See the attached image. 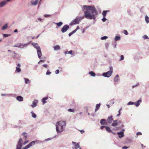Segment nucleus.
<instances>
[{"label": "nucleus", "mask_w": 149, "mask_h": 149, "mask_svg": "<svg viewBox=\"0 0 149 149\" xmlns=\"http://www.w3.org/2000/svg\"><path fill=\"white\" fill-rule=\"evenodd\" d=\"M28 141H26L24 142V143H22V144H23V145H25L28 142Z\"/></svg>", "instance_id": "57"}, {"label": "nucleus", "mask_w": 149, "mask_h": 149, "mask_svg": "<svg viewBox=\"0 0 149 149\" xmlns=\"http://www.w3.org/2000/svg\"><path fill=\"white\" fill-rule=\"evenodd\" d=\"M8 26V24H6L4 25H3L2 28V30H4L6 29V28Z\"/></svg>", "instance_id": "31"}, {"label": "nucleus", "mask_w": 149, "mask_h": 149, "mask_svg": "<svg viewBox=\"0 0 149 149\" xmlns=\"http://www.w3.org/2000/svg\"><path fill=\"white\" fill-rule=\"evenodd\" d=\"M22 135L24 137L25 140L26 139L28 136V134L27 133L25 132H23L22 133Z\"/></svg>", "instance_id": "23"}, {"label": "nucleus", "mask_w": 149, "mask_h": 149, "mask_svg": "<svg viewBox=\"0 0 149 149\" xmlns=\"http://www.w3.org/2000/svg\"><path fill=\"white\" fill-rule=\"evenodd\" d=\"M72 50H70L69 51H65V54H72Z\"/></svg>", "instance_id": "34"}, {"label": "nucleus", "mask_w": 149, "mask_h": 149, "mask_svg": "<svg viewBox=\"0 0 149 149\" xmlns=\"http://www.w3.org/2000/svg\"><path fill=\"white\" fill-rule=\"evenodd\" d=\"M117 134L118 135L119 137L120 138H121L124 136V134L123 132H118Z\"/></svg>", "instance_id": "18"}, {"label": "nucleus", "mask_w": 149, "mask_h": 149, "mask_svg": "<svg viewBox=\"0 0 149 149\" xmlns=\"http://www.w3.org/2000/svg\"><path fill=\"white\" fill-rule=\"evenodd\" d=\"M123 33L126 35H127L128 34L127 31L126 30H124L123 31Z\"/></svg>", "instance_id": "46"}, {"label": "nucleus", "mask_w": 149, "mask_h": 149, "mask_svg": "<svg viewBox=\"0 0 149 149\" xmlns=\"http://www.w3.org/2000/svg\"><path fill=\"white\" fill-rule=\"evenodd\" d=\"M31 114L32 117L34 118H35L36 117V114L33 112V111H31Z\"/></svg>", "instance_id": "28"}, {"label": "nucleus", "mask_w": 149, "mask_h": 149, "mask_svg": "<svg viewBox=\"0 0 149 149\" xmlns=\"http://www.w3.org/2000/svg\"><path fill=\"white\" fill-rule=\"evenodd\" d=\"M105 45L106 48L108 49L109 46V44L108 43H106L105 44Z\"/></svg>", "instance_id": "44"}, {"label": "nucleus", "mask_w": 149, "mask_h": 149, "mask_svg": "<svg viewBox=\"0 0 149 149\" xmlns=\"http://www.w3.org/2000/svg\"><path fill=\"white\" fill-rule=\"evenodd\" d=\"M38 1L39 0H33L31 1V3L32 5L36 6L38 4Z\"/></svg>", "instance_id": "14"}, {"label": "nucleus", "mask_w": 149, "mask_h": 149, "mask_svg": "<svg viewBox=\"0 0 149 149\" xmlns=\"http://www.w3.org/2000/svg\"><path fill=\"white\" fill-rule=\"evenodd\" d=\"M51 16V15H48V14H45L44 15V16L45 17H50Z\"/></svg>", "instance_id": "47"}, {"label": "nucleus", "mask_w": 149, "mask_h": 149, "mask_svg": "<svg viewBox=\"0 0 149 149\" xmlns=\"http://www.w3.org/2000/svg\"><path fill=\"white\" fill-rule=\"evenodd\" d=\"M143 38L145 39H149L148 37L146 35H144L143 36Z\"/></svg>", "instance_id": "40"}, {"label": "nucleus", "mask_w": 149, "mask_h": 149, "mask_svg": "<svg viewBox=\"0 0 149 149\" xmlns=\"http://www.w3.org/2000/svg\"><path fill=\"white\" fill-rule=\"evenodd\" d=\"M82 9L84 13V16L75 18L70 24L72 25L79 24V22L84 18V17L87 19H95L98 12L94 6L84 5Z\"/></svg>", "instance_id": "1"}, {"label": "nucleus", "mask_w": 149, "mask_h": 149, "mask_svg": "<svg viewBox=\"0 0 149 149\" xmlns=\"http://www.w3.org/2000/svg\"><path fill=\"white\" fill-rule=\"evenodd\" d=\"M105 129L108 132H112V131L111 130V129L109 127L107 126H106V127H105Z\"/></svg>", "instance_id": "32"}, {"label": "nucleus", "mask_w": 149, "mask_h": 149, "mask_svg": "<svg viewBox=\"0 0 149 149\" xmlns=\"http://www.w3.org/2000/svg\"><path fill=\"white\" fill-rule=\"evenodd\" d=\"M134 104V102H131V101H130L129 102H128L127 103V105H133Z\"/></svg>", "instance_id": "38"}, {"label": "nucleus", "mask_w": 149, "mask_h": 149, "mask_svg": "<svg viewBox=\"0 0 149 149\" xmlns=\"http://www.w3.org/2000/svg\"><path fill=\"white\" fill-rule=\"evenodd\" d=\"M17 32V29H15V30L14 31V33H16V32Z\"/></svg>", "instance_id": "63"}, {"label": "nucleus", "mask_w": 149, "mask_h": 149, "mask_svg": "<svg viewBox=\"0 0 149 149\" xmlns=\"http://www.w3.org/2000/svg\"><path fill=\"white\" fill-rule=\"evenodd\" d=\"M21 66V65L20 63H18L17 66L16 67V71L17 72H21V69L20 67Z\"/></svg>", "instance_id": "13"}, {"label": "nucleus", "mask_w": 149, "mask_h": 149, "mask_svg": "<svg viewBox=\"0 0 149 149\" xmlns=\"http://www.w3.org/2000/svg\"><path fill=\"white\" fill-rule=\"evenodd\" d=\"M145 21L147 23L149 22V17L147 15L145 16Z\"/></svg>", "instance_id": "33"}, {"label": "nucleus", "mask_w": 149, "mask_h": 149, "mask_svg": "<svg viewBox=\"0 0 149 149\" xmlns=\"http://www.w3.org/2000/svg\"><path fill=\"white\" fill-rule=\"evenodd\" d=\"M116 42L112 44V46L114 47V48H116Z\"/></svg>", "instance_id": "45"}, {"label": "nucleus", "mask_w": 149, "mask_h": 149, "mask_svg": "<svg viewBox=\"0 0 149 149\" xmlns=\"http://www.w3.org/2000/svg\"><path fill=\"white\" fill-rule=\"evenodd\" d=\"M38 20L39 21L41 22L42 21V19L40 18H38Z\"/></svg>", "instance_id": "60"}, {"label": "nucleus", "mask_w": 149, "mask_h": 149, "mask_svg": "<svg viewBox=\"0 0 149 149\" xmlns=\"http://www.w3.org/2000/svg\"><path fill=\"white\" fill-rule=\"evenodd\" d=\"M100 106V103L97 104L96 106V108L95 110V112H96L99 109Z\"/></svg>", "instance_id": "29"}, {"label": "nucleus", "mask_w": 149, "mask_h": 149, "mask_svg": "<svg viewBox=\"0 0 149 149\" xmlns=\"http://www.w3.org/2000/svg\"><path fill=\"white\" fill-rule=\"evenodd\" d=\"M85 29H83L81 31L82 33H84L85 32Z\"/></svg>", "instance_id": "62"}, {"label": "nucleus", "mask_w": 149, "mask_h": 149, "mask_svg": "<svg viewBox=\"0 0 149 149\" xmlns=\"http://www.w3.org/2000/svg\"><path fill=\"white\" fill-rule=\"evenodd\" d=\"M3 37H5V38L7 37H8V36H10V35L9 34H3Z\"/></svg>", "instance_id": "42"}, {"label": "nucleus", "mask_w": 149, "mask_h": 149, "mask_svg": "<svg viewBox=\"0 0 149 149\" xmlns=\"http://www.w3.org/2000/svg\"><path fill=\"white\" fill-rule=\"evenodd\" d=\"M107 20H108L105 17H103V18L102 19V20L103 22H104Z\"/></svg>", "instance_id": "39"}, {"label": "nucleus", "mask_w": 149, "mask_h": 149, "mask_svg": "<svg viewBox=\"0 0 149 149\" xmlns=\"http://www.w3.org/2000/svg\"><path fill=\"white\" fill-rule=\"evenodd\" d=\"M59 72V71L58 70H57L55 71V73L56 74H58Z\"/></svg>", "instance_id": "50"}, {"label": "nucleus", "mask_w": 149, "mask_h": 149, "mask_svg": "<svg viewBox=\"0 0 149 149\" xmlns=\"http://www.w3.org/2000/svg\"><path fill=\"white\" fill-rule=\"evenodd\" d=\"M6 1H3L0 2V7H2L4 6L7 3Z\"/></svg>", "instance_id": "15"}, {"label": "nucleus", "mask_w": 149, "mask_h": 149, "mask_svg": "<svg viewBox=\"0 0 149 149\" xmlns=\"http://www.w3.org/2000/svg\"><path fill=\"white\" fill-rule=\"evenodd\" d=\"M129 148V147H127L126 146H124L122 147L123 149H127Z\"/></svg>", "instance_id": "51"}, {"label": "nucleus", "mask_w": 149, "mask_h": 149, "mask_svg": "<svg viewBox=\"0 0 149 149\" xmlns=\"http://www.w3.org/2000/svg\"><path fill=\"white\" fill-rule=\"evenodd\" d=\"M53 47L54 49V50L55 51L60 50V46L58 45L54 46Z\"/></svg>", "instance_id": "21"}, {"label": "nucleus", "mask_w": 149, "mask_h": 149, "mask_svg": "<svg viewBox=\"0 0 149 149\" xmlns=\"http://www.w3.org/2000/svg\"><path fill=\"white\" fill-rule=\"evenodd\" d=\"M139 85V83H137L136 85H134L132 86L133 88H134L136 86H138Z\"/></svg>", "instance_id": "49"}, {"label": "nucleus", "mask_w": 149, "mask_h": 149, "mask_svg": "<svg viewBox=\"0 0 149 149\" xmlns=\"http://www.w3.org/2000/svg\"><path fill=\"white\" fill-rule=\"evenodd\" d=\"M108 37L106 36H104L102 37L100 39L102 40H106L108 38Z\"/></svg>", "instance_id": "35"}, {"label": "nucleus", "mask_w": 149, "mask_h": 149, "mask_svg": "<svg viewBox=\"0 0 149 149\" xmlns=\"http://www.w3.org/2000/svg\"><path fill=\"white\" fill-rule=\"evenodd\" d=\"M72 143L74 145L75 147L74 148H72L73 149H78V148H79V149H81V148L79 146V143H77L76 142L72 141Z\"/></svg>", "instance_id": "8"}, {"label": "nucleus", "mask_w": 149, "mask_h": 149, "mask_svg": "<svg viewBox=\"0 0 149 149\" xmlns=\"http://www.w3.org/2000/svg\"><path fill=\"white\" fill-rule=\"evenodd\" d=\"M117 121V120H115L114 121L113 123H112L111 125L113 126H116L118 124Z\"/></svg>", "instance_id": "26"}, {"label": "nucleus", "mask_w": 149, "mask_h": 149, "mask_svg": "<svg viewBox=\"0 0 149 149\" xmlns=\"http://www.w3.org/2000/svg\"><path fill=\"white\" fill-rule=\"evenodd\" d=\"M141 146L142 148H144L145 147V146H144L142 144H141Z\"/></svg>", "instance_id": "61"}, {"label": "nucleus", "mask_w": 149, "mask_h": 149, "mask_svg": "<svg viewBox=\"0 0 149 149\" xmlns=\"http://www.w3.org/2000/svg\"><path fill=\"white\" fill-rule=\"evenodd\" d=\"M121 37L120 36H116L114 38V40L115 41H117L120 40Z\"/></svg>", "instance_id": "27"}, {"label": "nucleus", "mask_w": 149, "mask_h": 149, "mask_svg": "<svg viewBox=\"0 0 149 149\" xmlns=\"http://www.w3.org/2000/svg\"><path fill=\"white\" fill-rule=\"evenodd\" d=\"M48 99V97H44L43 98L42 100V101L43 103V104H44L46 103V100H47Z\"/></svg>", "instance_id": "24"}, {"label": "nucleus", "mask_w": 149, "mask_h": 149, "mask_svg": "<svg viewBox=\"0 0 149 149\" xmlns=\"http://www.w3.org/2000/svg\"><path fill=\"white\" fill-rule=\"evenodd\" d=\"M75 32V31H73L72 32L70 33L69 34L68 36H70L71 35H72Z\"/></svg>", "instance_id": "36"}, {"label": "nucleus", "mask_w": 149, "mask_h": 149, "mask_svg": "<svg viewBox=\"0 0 149 149\" xmlns=\"http://www.w3.org/2000/svg\"><path fill=\"white\" fill-rule=\"evenodd\" d=\"M124 58V57L123 55H121L120 56V59H119V61H121L123 60Z\"/></svg>", "instance_id": "37"}, {"label": "nucleus", "mask_w": 149, "mask_h": 149, "mask_svg": "<svg viewBox=\"0 0 149 149\" xmlns=\"http://www.w3.org/2000/svg\"><path fill=\"white\" fill-rule=\"evenodd\" d=\"M110 11L109 10H104L102 13V15L103 17H105L106 16V15L107 13L109 12Z\"/></svg>", "instance_id": "22"}, {"label": "nucleus", "mask_w": 149, "mask_h": 149, "mask_svg": "<svg viewBox=\"0 0 149 149\" xmlns=\"http://www.w3.org/2000/svg\"><path fill=\"white\" fill-rule=\"evenodd\" d=\"M38 102V100H35L34 101H33L32 102V104L31 105V107L32 108H34L36 107L37 105V103Z\"/></svg>", "instance_id": "11"}, {"label": "nucleus", "mask_w": 149, "mask_h": 149, "mask_svg": "<svg viewBox=\"0 0 149 149\" xmlns=\"http://www.w3.org/2000/svg\"><path fill=\"white\" fill-rule=\"evenodd\" d=\"M17 100L19 101V102H22L23 100V97L21 96H18L16 97Z\"/></svg>", "instance_id": "19"}, {"label": "nucleus", "mask_w": 149, "mask_h": 149, "mask_svg": "<svg viewBox=\"0 0 149 149\" xmlns=\"http://www.w3.org/2000/svg\"><path fill=\"white\" fill-rule=\"evenodd\" d=\"M40 34H39L36 37V38H37L40 35Z\"/></svg>", "instance_id": "64"}, {"label": "nucleus", "mask_w": 149, "mask_h": 149, "mask_svg": "<svg viewBox=\"0 0 149 149\" xmlns=\"http://www.w3.org/2000/svg\"><path fill=\"white\" fill-rule=\"evenodd\" d=\"M23 140L21 138H20L16 146V149H21L22 146Z\"/></svg>", "instance_id": "6"}, {"label": "nucleus", "mask_w": 149, "mask_h": 149, "mask_svg": "<svg viewBox=\"0 0 149 149\" xmlns=\"http://www.w3.org/2000/svg\"><path fill=\"white\" fill-rule=\"evenodd\" d=\"M141 102V100H139L136 102L134 103V104L135 105L136 107H138L139 105L140 104Z\"/></svg>", "instance_id": "20"}, {"label": "nucleus", "mask_w": 149, "mask_h": 149, "mask_svg": "<svg viewBox=\"0 0 149 149\" xmlns=\"http://www.w3.org/2000/svg\"><path fill=\"white\" fill-rule=\"evenodd\" d=\"M31 45L37 49V53L38 58L41 59L42 53L40 47L38 45L37 43H32Z\"/></svg>", "instance_id": "3"}, {"label": "nucleus", "mask_w": 149, "mask_h": 149, "mask_svg": "<svg viewBox=\"0 0 149 149\" xmlns=\"http://www.w3.org/2000/svg\"><path fill=\"white\" fill-rule=\"evenodd\" d=\"M69 26L68 25H65L62 28L61 31L63 33H65L69 29Z\"/></svg>", "instance_id": "7"}, {"label": "nucleus", "mask_w": 149, "mask_h": 149, "mask_svg": "<svg viewBox=\"0 0 149 149\" xmlns=\"http://www.w3.org/2000/svg\"><path fill=\"white\" fill-rule=\"evenodd\" d=\"M119 79V75L118 74L116 75L114 78V81L115 83L118 82Z\"/></svg>", "instance_id": "17"}, {"label": "nucleus", "mask_w": 149, "mask_h": 149, "mask_svg": "<svg viewBox=\"0 0 149 149\" xmlns=\"http://www.w3.org/2000/svg\"><path fill=\"white\" fill-rule=\"evenodd\" d=\"M68 111L69 112H74V110L72 109H69L68 110Z\"/></svg>", "instance_id": "48"}, {"label": "nucleus", "mask_w": 149, "mask_h": 149, "mask_svg": "<svg viewBox=\"0 0 149 149\" xmlns=\"http://www.w3.org/2000/svg\"><path fill=\"white\" fill-rule=\"evenodd\" d=\"M41 62H45V61L44 60H40L38 62V64H40V63Z\"/></svg>", "instance_id": "55"}, {"label": "nucleus", "mask_w": 149, "mask_h": 149, "mask_svg": "<svg viewBox=\"0 0 149 149\" xmlns=\"http://www.w3.org/2000/svg\"><path fill=\"white\" fill-rule=\"evenodd\" d=\"M29 43L25 44L20 43L19 45H14L13 46L14 47H17L20 49H23L26 47L28 45Z\"/></svg>", "instance_id": "5"}, {"label": "nucleus", "mask_w": 149, "mask_h": 149, "mask_svg": "<svg viewBox=\"0 0 149 149\" xmlns=\"http://www.w3.org/2000/svg\"><path fill=\"white\" fill-rule=\"evenodd\" d=\"M100 123L102 125H107L108 123L106 121L105 119H102L101 120Z\"/></svg>", "instance_id": "12"}, {"label": "nucleus", "mask_w": 149, "mask_h": 149, "mask_svg": "<svg viewBox=\"0 0 149 149\" xmlns=\"http://www.w3.org/2000/svg\"><path fill=\"white\" fill-rule=\"evenodd\" d=\"M54 23L56 25H57L58 26H61L63 24V23L62 22H60L58 23H55L54 22Z\"/></svg>", "instance_id": "30"}, {"label": "nucleus", "mask_w": 149, "mask_h": 149, "mask_svg": "<svg viewBox=\"0 0 149 149\" xmlns=\"http://www.w3.org/2000/svg\"><path fill=\"white\" fill-rule=\"evenodd\" d=\"M113 116H108L107 118V122L109 124H111L112 123L113 121Z\"/></svg>", "instance_id": "10"}, {"label": "nucleus", "mask_w": 149, "mask_h": 149, "mask_svg": "<svg viewBox=\"0 0 149 149\" xmlns=\"http://www.w3.org/2000/svg\"><path fill=\"white\" fill-rule=\"evenodd\" d=\"M89 74L91 75L92 77H94L95 76L96 74L95 73L92 71H91L89 72Z\"/></svg>", "instance_id": "25"}, {"label": "nucleus", "mask_w": 149, "mask_h": 149, "mask_svg": "<svg viewBox=\"0 0 149 149\" xmlns=\"http://www.w3.org/2000/svg\"><path fill=\"white\" fill-rule=\"evenodd\" d=\"M43 66L45 67V68H47V67H48V65L47 64H43Z\"/></svg>", "instance_id": "56"}, {"label": "nucleus", "mask_w": 149, "mask_h": 149, "mask_svg": "<svg viewBox=\"0 0 149 149\" xmlns=\"http://www.w3.org/2000/svg\"><path fill=\"white\" fill-rule=\"evenodd\" d=\"M114 99H112L110 101V103H112V104H114Z\"/></svg>", "instance_id": "52"}, {"label": "nucleus", "mask_w": 149, "mask_h": 149, "mask_svg": "<svg viewBox=\"0 0 149 149\" xmlns=\"http://www.w3.org/2000/svg\"><path fill=\"white\" fill-rule=\"evenodd\" d=\"M24 80L26 84H29L31 83V81L28 78H24Z\"/></svg>", "instance_id": "16"}, {"label": "nucleus", "mask_w": 149, "mask_h": 149, "mask_svg": "<svg viewBox=\"0 0 149 149\" xmlns=\"http://www.w3.org/2000/svg\"><path fill=\"white\" fill-rule=\"evenodd\" d=\"M35 141H33L31 142H30V143H29V144L26 145L25 147L26 148V149H27L29 148H30V147L34 145H35Z\"/></svg>", "instance_id": "9"}, {"label": "nucleus", "mask_w": 149, "mask_h": 149, "mask_svg": "<svg viewBox=\"0 0 149 149\" xmlns=\"http://www.w3.org/2000/svg\"><path fill=\"white\" fill-rule=\"evenodd\" d=\"M141 134H142V133L141 132H138L137 133H136V135H137L136 137H137V136L141 135Z\"/></svg>", "instance_id": "53"}, {"label": "nucleus", "mask_w": 149, "mask_h": 149, "mask_svg": "<svg viewBox=\"0 0 149 149\" xmlns=\"http://www.w3.org/2000/svg\"><path fill=\"white\" fill-rule=\"evenodd\" d=\"M51 73V72L49 71V70H48L46 73V74L47 75H49Z\"/></svg>", "instance_id": "41"}, {"label": "nucleus", "mask_w": 149, "mask_h": 149, "mask_svg": "<svg viewBox=\"0 0 149 149\" xmlns=\"http://www.w3.org/2000/svg\"><path fill=\"white\" fill-rule=\"evenodd\" d=\"M80 131L82 134H83L84 132V131L83 130H80Z\"/></svg>", "instance_id": "59"}, {"label": "nucleus", "mask_w": 149, "mask_h": 149, "mask_svg": "<svg viewBox=\"0 0 149 149\" xmlns=\"http://www.w3.org/2000/svg\"><path fill=\"white\" fill-rule=\"evenodd\" d=\"M113 73V68L112 67H110V70L106 72H104L102 75L106 77H110Z\"/></svg>", "instance_id": "4"}, {"label": "nucleus", "mask_w": 149, "mask_h": 149, "mask_svg": "<svg viewBox=\"0 0 149 149\" xmlns=\"http://www.w3.org/2000/svg\"><path fill=\"white\" fill-rule=\"evenodd\" d=\"M79 29V26H77V27L76 28V29L75 30H74V31H75V32H76V31H77V30Z\"/></svg>", "instance_id": "58"}, {"label": "nucleus", "mask_w": 149, "mask_h": 149, "mask_svg": "<svg viewBox=\"0 0 149 149\" xmlns=\"http://www.w3.org/2000/svg\"><path fill=\"white\" fill-rule=\"evenodd\" d=\"M66 123L64 121H60L56 124V130L58 133L63 131L66 125Z\"/></svg>", "instance_id": "2"}, {"label": "nucleus", "mask_w": 149, "mask_h": 149, "mask_svg": "<svg viewBox=\"0 0 149 149\" xmlns=\"http://www.w3.org/2000/svg\"><path fill=\"white\" fill-rule=\"evenodd\" d=\"M52 139L51 138H48V139H45V140L44 141H43V142L45 141H50L51 140H52Z\"/></svg>", "instance_id": "43"}, {"label": "nucleus", "mask_w": 149, "mask_h": 149, "mask_svg": "<svg viewBox=\"0 0 149 149\" xmlns=\"http://www.w3.org/2000/svg\"><path fill=\"white\" fill-rule=\"evenodd\" d=\"M105 127H106V126H104V125H103V126H101L100 127V129L102 130L104 128H105Z\"/></svg>", "instance_id": "54"}]
</instances>
